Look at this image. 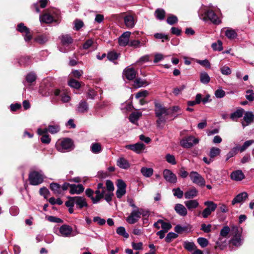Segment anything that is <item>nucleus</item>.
<instances>
[{
    "label": "nucleus",
    "instance_id": "54",
    "mask_svg": "<svg viewBox=\"0 0 254 254\" xmlns=\"http://www.w3.org/2000/svg\"><path fill=\"white\" fill-rule=\"evenodd\" d=\"M60 128L58 125L49 126L48 131L49 130L50 133L54 134L60 131Z\"/></svg>",
    "mask_w": 254,
    "mask_h": 254
},
{
    "label": "nucleus",
    "instance_id": "11",
    "mask_svg": "<svg viewBox=\"0 0 254 254\" xmlns=\"http://www.w3.org/2000/svg\"><path fill=\"white\" fill-rule=\"evenodd\" d=\"M140 217V213L138 212V208L132 210L130 215L126 218V221L130 224L137 222Z\"/></svg>",
    "mask_w": 254,
    "mask_h": 254
},
{
    "label": "nucleus",
    "instance_id": "19",
    "mask_svg": "<svg viewBox=\"0 0 254 254\" xmlns=\"http://www.w3.org/2000/svg\"><path fill=\"white\" fill-rule=\"evenodd\" d=\"M84 188L82 185L71 184L70 186V193L73 194H80L84 191Z\"/></svg>",
    "mask_w": 254,
    "mask_h": 254
},
{
    "label": "nucleus",
    "instance_id": "42",
    "mask_svg": "<svg viewBox=\"0 0 254 254\" xmlns=\"http://www.w3.org/2000/svg\"><path fill=\"white\" fill-rule=\"evenodd\" d=\"M200 80L203 84H207L209 82L210 78L206 72H203L200 73Z\"/></svg>",
    "mask_w": 254,
    "mask_h": 254
},
{
    "label": "nucleus",
    "instance_id": "21",
    "mask_svg": "<svg viewBox=\"0 0 254 254\" xmlns=\"http://www.w3.org/2000/svg\"><path fill=\"white\" fill-rule=\"evenodd\" d=\"M74 199L75 200V204L79 208L81 209L84 207L88 206V204L85 198L81 196H74Z\"/></svg>",
    "mask_w": 254,
    "mask_h": 254
},
{
    "label": "nucleus",
    "instance_id": "1",
    "mask_svg": "<svg viewBox=\"0 0 254 254\" xmlns=\"http://www.w3.org/2000/svg\"><path fill=\"white\" fill-rule=\"evenodd\" d=\"M155 114L158 118L156 121L157 127L162 128L166 121V116L169 115L168 109L159 103H155Z\"/></svg>",
    "mask_w": 254,
    "mask_h": 254
},
{
    "label": "nucleus",
    "instance_id": "51",
    "mask_svg": "<svg viewBox=\"0 0 254 254\" xmlns=\"http://www.w3.org/2000/svg\"><path fill=\"white\" fill-rule=\"evenodd\" d=\"M196 62L200 64L201 65L203 66V67H206V68H210V63L209 62L208 60H196Z\"/></svg>",
    "mask_w": 254,
    "mask_h": 254
},
{
    "label": "nucleus",
    "instance_id": "9",
    "mask_svg": "<svg viewBox=\"0 0 254 254\" xmlns=\"http://www.w3.org/2000/svg\"><path fill=\"white\" fill-rule=\"evenodd\" d=\"M163 176L165 181L171 184H175L177 181L176 175L172 171L166 169L163 171Z\"/></svg>",
    "mask_w": 254,
    "mask_h": 254
},
{
    "label": "nucleus",
    "instance_id": "14",
    "mask_svg": "<svg viewBox=\"0 0 254 254\" xmlns=\"http://www.w3.org/2000/svg\"><path fill=\"white\" fill-rule=\"evenodd\" d=\"M244 121L242 122L243 127L248 126L254 121V114L252 112H244Z\"/></svg>",
    "mask_w": 254,
    "mask_h": 254
},
{
    "label": "nucleus",
    "instance_id": "25",
    "mask_svg": "<svg viewBox=\"0 0 254 254\" xmlns=\"http://www.w3.org/2000/svg\"><path fill=\"white\" fill-rule=\"evenodd\" d=\"M245 111L243 109L240 108L231 114L230 118L234 121H237L238 119L242 117L244 114Z\"/></svg>",
    "mask_w": 254,
    "mask_h": 254
},
{
    "label": "nucleus",
    "instance_id": "50",
    "mask_svg": "<svg viewBox=\"0 0 254 254\" xmlns=\"http://www.w3.org/2000/svg\"><path fill=\"white\" fill-rule=\"evenodd\" d=\"M178 18L174 15H170L167 19V22L170 25H173L178 22Z\"/></svg>",
    "mask_w": 254,
    "mask_h": 254
},
{
    "label": "nucleus",
    "instance_id": "29",
    "mask_svg": "<svg viewBox=\"0 0 254 254\" xmlns=\"http://www.w3.org/2000/svg\"><path fill=\"white\" fill-rule=\"evenodd\" d=\"M60 39L63 46H68L73 42V39L68 35H62Z\"/></svg>",
    "mask_w": 254,
    "mask_h": 254
},
{
    "label": "nucleus",
    "instance_id": "59",
    "mask_svg": "<svg viewBox=\"0 0 254 254\" xmlns=\"http://www.w3.org/2000/svg\"><path fill=\"white\" fill-rule=\"evenodd\" d=\"M106 185L107 187V189H106V191L112 192L114 190L113 183L111 181L107 180L106 181Z\"/></svg>",
    "mask_w": 254,
    "mask_h": 254
},
{
    "label": "nucleus",
    "instance_id": "32",
    "mask_svg": "<svg viewBox=\"0 0 254 254\" xmlns=\"http://www.w3.org/2000/svg\"><path fill=\"white\" fill-rule=\"evenodd\" d=\"M91 151L95 154H98L102 150V147L99 143H93L90 146Z\"/></svg>",
    "mask_w": 254,
    "mask_h": 254
},
{
    "label": "nucleus",
    "instance_id": "8",
    "mask_svg": "<svg viewBox=\"0 0 254 254\" xmlns=\"http://www.w3.org/2000/svg\"><path fill=\"white\" fill-rule=\"evenodd\" d=\"M106 191V190L103 184L99 183L98 184L97 190L94 192L96 196L92 198V202L93 203L99 202L100 200L104 197V194Z\"/></svg>",
    "mask_w": 254,
    "mask_h": 254
},
{
    "label": "nucleus",
    "instance_id": "3",
    "mask_svg": "<svg viewBox=\"0 0 254 254\" xmlns=\"http://www.w3.org/2000/svg\"><path fill=\"white\" fill-rule=\"evenodd\" d=\"M118 16L124 19V24L128 28H133L136 22L135 16L132 14L123 12L120 13Z\"/></svg>",
    "mask_w": 254,
    "mask_h": 254
},
{
    "label": "nucleus",
    "instance_id": "37",
    "mask_svg": "<svg viewBox=\"0 0 254 254\" xmlns=\"http://www.w3.org/2000/svg\"><path fill=\"white\" fill-rule=\"evenodd\" d=\"M204 204L207 206L206 208L209 210L211 212H214L217 207V204L212 201H205Z\"/></svg>",
    "mask_w": 254,
    "mask_h": 254
},
{
    "label": "nucleus",
    "instance_id": "49",
    "mask_svg": "<svg viewBox=\"0 0 254 254\" xmlns=\"http://www.w3.org/2000/svg\"><path fill=\"white\" fill-rule=\"evenodd\" d=\"M212 47L215 51H221L223 50L222 42L218 40L217 43H214L212 44Z\"/></svg>",
    "mask_w": 254,
    "mask_h": 254
},
{
    "label": "nucleus",
    "instance_id": "12",
    "mask_svg": "<svg viewBox=\"0 0 254 254\" xmlns=\"http://www.w3.org/2000/svg\"><path fill=\"white\" fill-rule=\"evenodd\" d=\"M17 30L19 32L25 34L24 39L26 41H29L32 39V35L29 31V29L25 26L23 23H19L17 25Z\"/></svg>",
    "mask_w": 254,
    "mask_h": 254
},
{
    "label": "nucleus",
    "instance_id": "63",
    "mask_svg": "<svg viewBox=\"0 0 254 254\" xmlns=\"http://www.w3.org/2000/svg\"><path fill=\"white\" fill-rule=\"evenodd\" d=\"M40 194L43 195L45 198H47L49 195L50 192L46 188H42L40 189Z\"/></svg>",
    "mask_w": 254,
    "mask_h": 254
},
{
    "label": "nucleus",
    "instance_id": "6",
    "mask_svg": "<svg viewBox=\"0 0 254 254\" xmlns=\"http://www.w3.org/2000/svg\"><path fill=\"white\" fill-rule=\"evenodd\" d=\"M189 177L193 183L196 184L200 187H203L205 186V179L197 172L191 171L190 173Z\"/></svg>",
    "mask_w": 254,
    "mask_h": 254
},
{
    "label": "nucleus",
    "instance_id": "41",
    "mask_svg": "<svg viewBox=\"0 0 254 254\" xmlns=\"http://www.w3.org/2000/svg\"><path fill=\"white\" fill-rule=\"evenodd\" d=\"M158 222H160L162 230L167 232L172 228L171 224L169 222H165L161 219L158 220Z\"/></svg>",
    "mask_w": 254,
    "mask_h": 254
},
{
    "label": "nucleus",
    "instance_id": "28",
    "mask_svg": "<svg viewBox=\"0 0 254 254\" xmlns=\"http://www.w3.org/2000/svg\"><path fill=\"white\" fill-rule=\"evenodd\" d=\"M222 32H224L225 36L230 39H234L237 36L236 32L231 28H228L226 30H222Z\"/></svg>",
    "mask_w": 254,
    "mask_h": 254
},
{
    "label": "nucleus",
    "instance_id": "17",
    "mask_svg": "<svg viewBox=\"0 0 254 254\" xmlns=\"http://www.w3.org/2000/svg\"><path fill=\"white\" fill-rule=\"evenodd\" d=\"M123 74L126 78L128 80H131L135 77L136 71L133 68L127 67L124 69Z\"/></svg>",
    "mask_w": 254,
    "mask_h": 254
},
{
    "label": "nucleus",
    "instance_id": "34",
    "mask_svg": "<svg viewBox=\"0 0 254 254\" xmlns=\"http://www.w3.org/2000/svg\"><path fill=\"white\" fill-rule=\"evenodd\" d=\"M40 20L41 22L50 23L53 21L54 18L51 15L46 13L40 17Z\"/></svg>",
    "mask_w": 254,
    "mask_h": 254
},
{
    "label": "nucleus",
    "instance_id": "35",
    "mask_svg": "<svg viewBox=\"0 0 254 254\" xmlns=\"http://www.w3.org/2000/svg\"><path fill=\"white\" fill-rule=\"evenodd\" d=\"M149 84L146 80L140 78H137L134 81V86L135 87L139 88L141 87H145Z\"/></svg>",
    "mask_w": 254,
    "mask_h": 254
},
{
    "label": "nucleus",
    "instance_id": "47",
    "mask_svg": "<svg viewBox=\"0 0 254 254\" xmlns=\"http://www.w3.org/2000/svg\"><path fill=\"white\" fill-rule=\"evenodd\" d=\"M190 225L186 226H181V225H177L175 228V231L178 233H181L183 232L187 231L189 229H190Z\"/></svg>",
    "mask_w": 254,
    "mask_h": 254
},
{
    "label": "nucleus",
    "instance_id": "53",
    "mask_svg": "<svg viewBox=\"0 0 254 254\" xmlns=\"http://www.w3.org/2000/svg\"><path fill=\"white\" fill-rule=\"evenodd\" d=\"M178 237V235L173 232H170L165 238V241L167 243H170L173 239L176 238Z\"/></svg>",
    "mask_w": 254,
    "mask_h": 254
},
{
    "label": "nucleus",
    "instance_id": "40",
    "mask_svg": "<svg viewBox=\"0 0 254 254\" xmlns=\"http://www.w3.org/2000/svg\"><path fill=\"white\" fill-rule=\"evenodd\" d=\"M220 152L221 150L219 148L213 147L210 149L209 155L210 158L213 159L218 156L220 154Z\"/></svg>",
    "mask_w": 254,
    "mask_h": 254
},
{
    "label": "nucleus",
    "instance_id": "56",
    "mask_svg": "<svg viewBox=\"0 0 254 254\" xmlns=\"http://www.w3.org/2000/svg\"><path fill=\"white\" fill-rule=\"evenodd\" d=\"M119 54L115 52H109L107 55L108 59L111 61H114L118 59Z\"/></svg>",
    "mask_w": 254,
    "mask_h": 254
},
{
    "label": "nucleus",
    "instance_id": "16",
    "mask_svg": "<svg viewBox=\"0 0 254 254\" xmlns=\"http://www.w3.org/2000/svg\"><path fill=\"white\" fill-rule=\"evenodd\" d=\"M130 34L131 32L128 31L124 32L119 38V45L122 46H126L129 44Z\"/></svg>",
    "mask_w": 254,
    "mask_h": 254
},
{
    "label": "nucleus",
    "instance_id": "23",
    "mask_svg": "<svg viewBox=\"0 0 254 254\" xmlns=\"http://www.w3.org/2000/svg\"><path fill=\"white\" fill-rule=\"evenodd\" d=\"M174 209L176 212L180 216H185L187 215V210L182 204H176Z\"/></svg>",
    "mask_w": 254,
    "mask_h": 254
},
{
    "label": "nucleus",
    "instance_id": "10",
    "mask_svg": "<svg viewBox=\"0 0 254 254\" xmlns=\"http://www.w3.org/2000/svg\"><path fill=\"white\" fill-rule=\"evenodd\" d=\"M60 235L64 237H70L74 236L72 234V228L66 224L63 225L59 229Z\"/></svg>",
    "mask_w": 254,
    "mask_h": 254
},
{
    "label": "nucleus",
    "instance_id": "61",
    "mask_svg": "<svg viewBox=\"0 0 254 254\" xmlns=\"http://www.w3.org/2000/svg\"><path fill=\"white\" fill-rule=\"evenodd\" d=\"M220 70L223 75H230L232 72L230 68L226 65L222 66Z\"/></svg>",
    "mask_w": 254,
    "mask_h": 254
},
{
    "label": "nucleus",
    "instance_id": "33",
    "mask_svg": "<svg viewBox=\"0 0 254 254\" xmlns=\"http://www.w3.org/2000/svg\"><path fill=\"white\" fill-rule=\"evenodd\" d=\"M140 172L143 176L149 178L153 175V169L151 168L142 167Z\"/></svg>",
    "mask_w": 254,
    "mask_h": 254
},
{
    "label": "nucleus",
    "instance_id": "4",
    "mask_svg": "<svg viewBox=\"0 0 254 254\" xmlns=\"http://www.w3.org/2000/svg\"><path fill=\"white\" fill-rule=\"evenodd\" d=\"M199 139L192 135L184 137L180 140V145L185 148H190L198 143Z\"/></svg>",
    "mask_w": 254,
    "mask_h": 254
},
{
    "label": "nucleus",
    "instance_id": "60",
    "mask_svg": "<svg viewBox=\"0 0 254 254\" xmlns=\"http://www.w3.org/2000/svg\"><path fill=\"white\" fill-rule=\"evenodd\" d=\"M173 191H174V196H177L179 198H181L183 197L184 193L183 191L181 190L179 188L174 189Z\"/></svg>",
    "mask_w": 254,
    "mask_h": 254
},
{
    "label": "nucleus",
    "instance_id": "57",
    "mask_svg": "<svg viewBox=\"0 0 254 254\" xmlns=\"http://www.w3.org/2000/svg\"><path fill=\"white\" fill-rule=\"evenodd\" d=\"M197 243L202 247H206L208 244V240L204 238H199L197 239Z\"/></svg>",
    "mask_w": 254,
    "mask_h": 254
},
{
    "label": "nucleus",
    "instance_id": "27",
    "mask_svg": "<svg viewBox=\"0 0 254 254\" xmlns=\"http://www.w3.org/2000/svg\"><path fill=\"white\" fill-rule=\"evenodd\" d=\"M198 191L195 188H192L185 193V197L186 199H190L196 196Z\"/></svg>",
    "mask_w": 254,
    "mask_h": 254
},
{
    "label": "nucleus",
    "instance_id": "30",
    "mask_svg": "<svg viewBox=\"0 0 254 254\" xmlns=\"http://www.w3.org/2000/svg\"><path fill=\"white\" fill-rule=\"evenodd\" d=\"M88 106L87 103L84 101H81L77 107V111L79 113H85L87 112Z\"/></svg>",
    "mask_w": 254,
    "mask_h": 254
},
{
    "label": "nucleus",
    "instance_id": "38",
    "mask_svg": "<svg viewBox=\"0 0 254 254\" xmlns=\"http://www.w3.org/2000/svg\"><path fill=\"white\" fill-rule=\"evenodd\" d=\"M155 15L157 19L162 20L164 19L165 11L163 9L158 8L155 11Z\"/></svg>",
    "mask_w": 254,
    "mask_h": 254
},
{
    "label": "nucleus",
    "instance_id": "45",
    "mask_svg": "<svg viewBox=\"0 0 254 254\" xmlns=\"http://www.w3.org/2000/svg\"><path fill=\"white\" fill-rule=\"evenodd\" d=\"M117 233L121 236H122L125 238H128L129 235L126 231V229L124 227H119L117 229Z\"/></svg>",
    "mask_w": 254,
    "mask_h": 254
},
{
    "label": "nucleus",
    "instance_id": "22",
    "mask_svg": "<svg viewBox=\"0 0 254 254\" xmlns=\"http://www.w3.org/2000/svg\"><path fill=\"white\" fill-rule=\"evenodd\" d=\"M248 193L246 192H243L238 194L232 200V203L233 205L237 203H241L243 202L248 198Z\"/></svg>",
    "mask_w": 254,
    "mask_h": 254
},
{
    "label": "nucleus",
    "instance_id": "24",
    "mask_svg": "<svg viewBox=\"0 0 254 254\" xmlns=\"http://www.w3.org/2000/svg\"><path fill=\"white\" fill-rule=\"evenodd\" d=\"M117 165L123 169H127L130 167V164L128 161L125 158H119L117 162Z\"/></svg>",
    "mask_w": 254,
    "mask_h": 254
},
{
    "label": "nucleus",
    "instance_id": "52",
    "mask_svg": "<svg viewBox=\"0 0 254 254\" xmlns=\"http://www.w3.org/2000/svg\"><path fill=\"white\" fill-rule=\"evenodd\" d=\"M171 113L174 118L177 117L179 115L181 114V109L178 106H174L171 109Z\"/></svg>",
    "mask_w": 254,
    "mask_h": 254
},
{
    "label": "nucleus",
    "instance_id": "46",
    "mask_svg": "<svg viewBox=\"0 0 254 254\" xmlns=\"http://www.w3.org/2000/svg\"><path fill=\"white\" fill-rule=\"evenodd\" d=\"M184 247L185 248V249L189 251H191L195 249L196 248V247L194 243L187 241L184 242Z\"/></svg>",
    "mask_w": 254,
    "mask_h": 254
},
{
    "label": "nucleus",
    "instance_id": "5",
    "mask_svg": "<svg viewBox=\"0 0 254 254\" xmlns=\"http://www.w3.org/2000/svg\"><path fill=\"white\" fill-rule=\"evenodd\" d=\"M73 142L69 138H64L63 140L59 141L56 144L57 149L61 152H64L65 150L72 149Z\"/></svg>",
    "mask_w": 254,
    "mask_h": 254
},
{
    "label": "nucleus",
    "instance_id": "62",
    "mask_svg": "<svg viewBox=\"0 0 254 254\" xmlns=\"http://www.w3.org/2000/svg\"><path fill=\"white\" fill-rule=\"evenodd\" d=\"M230 231V229L229 227L225 226L224 227L220 232V236L223 237H226L228 235Z\"/></svg>",
    "mask_w": 254,
    "mask_h": 254
},
{
    "label": "nucleus",
    "instance_id": "36",
    "mask_svg": "<svg viewBox=\"0 0 254 254\" xmlns=\"http://www.w3.org/2000/svg\"><path fill=\"white\" fill-rule=\"evenodd\" d=\"M141 116L142 113L140 112H133L129 116V120L131 123L135 124Z\"/></svg>",
    "mask_w": 254,
    "mask_h": 254
},
{
    "label": "nucleus",
    "instance_id": "43",
    "mask_svg": "<svg viewBox=\"0 0 254 254\" xmlns=\"http://www.w3.org/2000/svg\"><path fill=\"white\" fill-rule=\"evenodd\" d=\"M254 143V140H249L245 142L244 144L242 146H237L239 150L242 152L244 151L248 147Z\"/></svg>",
    "mask_w": 254,
    "mask_h": 254
},
{
    "label": "nucleus",
    "instance_id": "64",
    "mask_svg": "<svg viewBox=\"0 0 254 254\" xmlns=\"http://www.w3.org/2000/svg\"><path fill=\"white\" fill-rule=\"evenodd\" d=\"M83 73L82 70H75L72 71L71 74L74 78H79L83 74Z\"/></svg>",
    "mask_w": 254,
    "mask_h": 254
},
{
    "label": "nucleus",
    "instance_id": "7",
    "mask_svg": "<svg viewBox=\"0 0 254 254\" xmlns=\"http://www.w3.org/2000/svg\"><path fill=\"white\" fill-rule=\"evenodd\" d=\"M204 20L208 19L214 24L218 25L221 23V20L214 11L211 9H208L205 12V16L203 18Z\"/></svg>",
    "mask_w": 254,
    "mask_h": 254
},
{
    "label": "nucleus",
    "instance_id": "2",
    "mask_svg": "<svg viewBox=\"0 0 254 254\" xmlns=\"http://www.w3.org/2000/svg\"><path fill=\"white\" fill-rule=\"evenodd\" d=\"M44 179V177L41 171H33L29 174L28 177L30 184L34 186L41 184Z\"/></svg>",
    "mask_w": 254,
    "mask_h": 254
},
{
    "label": "nucleus",
    "instance_id": "26",
    "mask_svg": "<svg viewBox=\"0 0 254 254\" xmlns=\"http://www.w3.org/2000/svg\"><path fill=\"white\" fill-rule=\"evenodd\" d=\"M185 204L189 210H192L197 208L199 203L197 200L193 199L185 201Z\"/></svg>",
    "mask_w": 254,
    "mask_h": 254
},
{
    "label": "nucleus",
    "instance_id": "15",
    "mask_svg": "<svg viewBox=\"0 0 254 254\" xmlns=\"http://www.w3.org/2000/svg\"><path fill=\"white\" fill-rule=\"evenodd\" d=\"M125 148L139 154L145 149V145L142 143H136L134 144L127 145Z\"/></svg>",
    "mask_w": 254,
    "mask_h": 254
},
{
    "label": "nucleus",
    "instance_id": "18",
    "mask_svg": "<svg viewBox=\"0 0 254 254\" xmlns=\"http://www.w3.org/2000/svg\"><path fill=\"white\" fill-rule=\"evenodd\" d=\"M37 132L39 135H41L42 137L41 138V141L44 143H49L51 141V138L47 134L48 133V129L44 128L43 129L41 128H38L37 130Z\"/></svg>",
    "mask_w": 254,
    "mask_h": 254
},
{
    "label": "nucleus",
    "instance_id": "44",
    "mask_svg": "<svg viewBox=\"0 0 254 254\" xmlns=\"http://www.w3.org/2000/svg\"><path fill=\"white\" fill-rule=\"evenodd\" d=\"M68 85L69 86L75 89H79L81 84L80 83L73 78H70L68 81Z\"/></svg>",
    "mask_w": 254,
    "mask_h": 254
},
{
    "label": "nucleus",
    "instance_id": "58",
    "mask_svg": "<svg viewBox=\"0 0 254 254\" xmlns=\"http://www.w3.org/2000/svg\"><path fill=\"white\" fill-rule=\"evenodd\" d=\"M246 98L249 101H253L254 100V93L252 90H248L246 91Z\"/></svg>",
    "mask_w": 254,
    "mask_h": 254
},
{
    "label": "nucleus",
    "instance_id": "48",
    "mask_svg": "<svg viewBox=\"0 0 254 254\" xmlns=\"http://www.w3.org/2000/svg\"><path fill=\"white\" fill-rule=\"evenodd\" d=\"M165 159L168 163L172 165H175L177 163L175 156L172 154H166L165 156Z\"/></svg>",
    "mask_w": 254,
    "mask_h": 254
},
{
    "label": "nucleus",
    "instance_id": "13",
    "mask_svg": "<svg viewBox=\"0 0 254 254\" xmlns=\"http://www.w3.org/2000/svg\"><path fill=\"white\" fill-rule=\"evenodd\" d=\"M126 185L122 180H119L117 184V190L116 192L118 198H121L126 192Z\"/></svg>",
    "mask_w": 254,
    "mask_h": 254
},
{
    "label": "nucleus",
    "instance_id": "39",
    "mask_svg": "<svg viewBox=\"0 0 254 254\" xmlns=\"http://www.w3.org/2000/svg\"><path fill=\"white\" fill-rule=\"evenodd\" d=\"M230 243L234 246L239 247L242 244V240L240 235H235L231 240Z\"/></svg>",
    "mask_w": 254,
    "mask_h": 254
},
{
    "label": "nucleus",
    "instance_id": "55",
    "mask_svg": "<svg viewBox=\"0 0 254 254\" xmlns=\"http://www.w3.org/2000/svg\"><path fill=\"white\" fill-rule=\"evenodd\" d=\"M36 79V75L33 72H30L28 73L26 77V80L29 83H32L34 82Z\"/></svg>",
    "mask_w": 254,
    "mask_h": 254
},
{
    "label": "nucleus",
    "instance_id": "31",
    "mask_svg": "<svg viewBox=\"0 0 254 254\" xmlns=\"http://www.w3.org/2000/svg\"><path fill=\"white\" fill-rule=\"evenodd\" d=\"M50 189L56 194H62L61 186L57 183H52L50 184Z\"/></svg>",
    "mask_w": 254,
    "mask_h": 254
},
{
    "label": "nucleus",
    "instance_id": "20",
    "mask_svg": "<svg viewBox=\"0 0 254 254\" xmlns=\"http://www.w3.org/2000/svg\"><path fill=\"white\" fill-rule=\"evenodd\" d=\"M232 180L235 181H241L245 178V175L241 170H238L233 171L231 175Z\"/></svg>",
    "mask_w": 254,
    "mask_h": 254
}]
</instances>
